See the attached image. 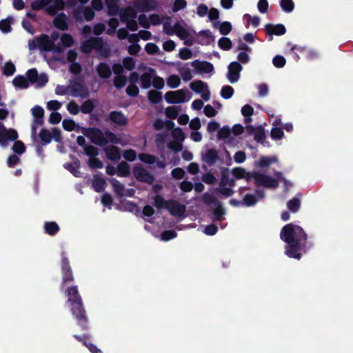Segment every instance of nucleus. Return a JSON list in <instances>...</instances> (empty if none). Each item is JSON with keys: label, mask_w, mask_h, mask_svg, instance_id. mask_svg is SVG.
I'll use <instances>...</instances> for the list:
<instances>
[{"label": "nucleus", "mask_w": 353, "mask_h": 353, "mask_svg": "<svg viewBox=\"0 0 353 353\" xmlns=\"http://www.w3.org/2000/svg\"><path fill=\"white\" fill-rule=\"evenodd\" d=\"M280 238L287 243L285 254L290 258L300 260L303 254L311 250L314 244L308 241V236L299 225L288 223L284 225L280 232Z\"/></svg>", "instance_id": "f257e3e1"}, {"label": "nucleus", "mask_w": 353, "mask_h": 353, "mask_svg": "<svg viewBox=\"0 0 353 353\" xmlns=\"http://www.w3.org/2000/svg\"><path fill=\"white\" fill-rule=\"evenodd\" d=\"M67 302L70 303V312L81 330L89 329V319L80 295L77 285H71L65 291Z\"/></svg>", "instance_id": "f03ea898"}, {"label": "nucleus", "mask_w": 353, "mask_h": 353, "mask_svg": "<svg viewBox=\"0 0 353 353\" xmlns=\"http://www.w3.org/2000/svg\"><path fill=\"white\" fill-rule=\"evenodd\" d=\"M81 132L95 145L103 147L108 143H121V138L118 137L115 133L110 130L103 131L97 127H89L83 128Z\"/></svg>", "instance_id": "7ed1b4c3"}, {"label": "nucleus", "mask_w": 353, "mask_h": 353, "mask_svg": "<svg viewBox=\"0 0 353 353\" xmlns=\"http://www.w3.org/2000/svg\"><path fill=\"white\" fill-rule=\"evenodd\" d=\"M243 179H245L248 182L251 179H253L256 187H263L272 190H275L278 188L277 180L273 179L271 176L260 172L246 171L245 176Z\"/></svg>", "instance_id": "20e7f679"}, {"label": "nucleus", "mask_w": 353, "mask_h": 353, "mask_svg": "<svg viewBox=\"0 0 353 353\" xmlns=\"http://www.w3.org/2000/svg\"><path fill=\"white\" fill-rule=\"evenodd\" d=\"M61 285L63 288L65 285L72 283L74 281L72 269L68 258L65 256L64 252H61Z\"/></svg>", "instance_id": "39448f33"}, {"label": "nucleus", "mask_w": 353, "mask_h": 353, "mask_svg": "<svg viewBox=\"0 0 353 353\" xmlns=\"http://www.w3.org/2000/svg\"><path fill=\"white\" fill-rule=\"evenodd\" d=\"M19 134L14 128H6L4 124L0 121V145L6 148L10 141L18 139Z\"/></svg>", "instance_id": "423d86ee"}, {"label": "nucleus", "mask_w": 353, "mask_h": 353, "mask_svg": "<svg viewBox=\"0 0 353 353\" xmlns=\"http://www.w3.org/2000/svg\"><path fill=\"white\" fill-rule=\"evenodd\" d=\"M133 174L135 179L140 182L145 183L152 185L155 178L143 165L140 163H137L133 167Z\"/></svg>", "instance_id": "0eeeda50"}, {"label": "nucleus", "mask_w": 353, "mask_h": 353, "mask_svg": "<svg viewBox=\"0 0 353 353\" xmlns=\"http://www.w3.org/2000/svg\"><path fill=\"white\" fill-rule=\"evenodd\" d=\"M185 96L186 91L183 89L176 91H168L165 94V99L168 103H181L186 101Z\"/></svg>", "instance_id": "6e6552de"}, {"label": "nucleus", "mask_w": 353, "mask_h": 353, "mask_svg": "<svg viewBox=\"0 0 353 353\" xmlns=\"http://www.w3.org/2000/svg\"><path fill=\"white\" fill-rule=\"evenodd\" d=\"M265 31L268 37V40L270 41L273 39V35L281 36L285 34L286 28L282 23L275 25L272 23H268L265 26Z\"/></svg>", "instance_id": "1a4fd4ad"}, {"label": "nucleus", "mask_w": 353, "mask_h": 353, "mask_svg": "<svg viewBox=\"0 0 353 353\" xmlns=\"http://www.w3.org/2000/svg\"><path fill=\"white\" fill-rule=\"evenodd\" d=\"M242 69L243 67L239 62L232 61L229 64L227 78L231 83L239 81Z\"/></svg>", "instance_id": "9d476101"}, {"label": "nucleus", "mask_w": 353, "mask_h": 353, "mask_svg": "<svg viewBox=\"0 0 353 353\" xmlns=\"http://www.w3.org/2000/svg\"><path fill=\"white\" fill-rule=\"evenodd\" d=\"M247 133L249 135H254V139L261 144H263L265 140V129L263 126L259 125L254 127L253 125H248L245 127Z\"/></svg>", "instance_id": "9b49d317"}, {"label": "nucleus", "mask_w": 353, "mask_h": 353, "mask_svg": "<svg viewBox=\"0 0 353 353\" xmlns=\"http://www.w3.org/2000/svg\"><path fill=\"white\" fill-rule=\"evenodd\" d=\"M167 210L170 214L174 216L182 217L186 210L185 205L180 203L175 199H170Z\"/></svg>", "instance_id": "f8f14e48"}, {"label": "nucleus", "mask_w": 353, "mask_h": 353, "mask_svg": "<svg viewBox=\"0 0 353 353\" xmlns=\"http://www.w3.org/2000/svg\"><path fill=\"white\" fill-rule=\"evenodd\" d=\"M134 6L139 12H148L156 8L157 1L155 0H134Z\"/></svg>", "instance_id": "ddd939ff"}, {"label": "nucleus", "mask_w": 353, "mask_h": 353, "mask_svg": "<svg viewBox=\"0 0 353 353\" xmlns=\"http://www.w3.org/2000/svg\"><path fill=\"white\" fill-rule=\"evenodd\" d=\"M70 90V94L74 97H81L82 99H85L90 95L88 88L81 83H74L71 85Z\"/></svg>", "instance_id": "4468645a"}, {"label": "nucleus", "mask_w": 353, "mask_h": 353, "mask_svg": "<svg viewBox=\"0 0 353 353\" xmlns=\"http://www.w3.org/2000/svg\"><path fill=\"white\" fill-rule=\"evenodd\" d=\"M192 67L199 73H211L214 70V66L212 63L208 61H200L194 60L191 63Z\"/></svg>", "instance_id": "2eb2a0df"}, {"label": "nucleus", "mask_w": 353, "mask_h": 353, "mask_svg": "<svg viewBox=\"0 0 353 353\" xmlns=\"http://www.w3.org/2000/svg\"><path fill=\"white\" fill-rule=\"evenodd\" d=\"M110 46H80L81 50L83 52H90L95 50L97 52L101 54L103 57H108L110 54Z\"/></svg>", "instance_id": "dca6fc26"}, {"label": "nucleus", "mask_w": 353, "mask_h": 353, "mask_svg": "<svg viewBox=\"0 0 353 353\" xmlns=\"http://www.w3.org/2000/svg\"><path fill=\"white\" fill-rule=\"evenodd\" d=\"M156 74L154 68H150L148 72L143 73L140 76L141 87L143 89H148L150 88L152 82L153 76Z\"/></svg>", "instance_id": "f3484780"}, {"label": "nucleus", "mask_w": 353, "mask_h": 353, "mask_svg": "<svg viewBox=\"0 0 353 353\" xmlns=\"http://www.w3.org/2000/svg\"><path fill=\"white\" fill-rule=\"evenodd\" d=\"M30 50L39 49L43 52H53L57 53L62 52L64 49L67 47H71L72 46H28Z\"/></svg>", "instance_id": "a211bd4d"}, {"label": "nucleus", "mask_w": 353, "mask_h": 353, "mask_svg": "<svg viewBox=\"0 0 353 353\" xmlns=\"http://www.w3.org/2000/svg\"><path fill=\"white\" fill-rule=\"evenodd\" d=\"M110 120L120 126L128 124V119L121 111H112L109 114Z\"/></svg>", "instance_id": "6ab92c4d"}, {"label": "nucleus", "mask_w": 353, "mask_h": 353, "mask_svg": "<svg viewBox=\"0 0 353 353\" xmlns=\"http://www.w3.org/2000/svg\"><path fill=\"white\" fill-rule=\"evenodd\" d=\"M103 150L106 154L107 158L110 161H116L120 160L121 150L119 147L110 145L105 147Z\"/></svg>", "instance_id": "aec40b11"}, {"label": "nucleus", "mask_w": 353, "mask_h": 353, "mask_svg": "<svg viewBox=\"0 0 353 353\" xmlns=\"http://www.w3.org/2000/svg\"><path fill=\"white\" fill-rule=\"evenodd\" d=\"M174 32L180 39L184 40L183 44H192V41L187 40L190 33L187 29L182 26L179 22L174 25Z\"/></svg>", "instance_id": "412c9836"}, {"label": "nucleus", "mask_w": 353, "mask_h": 353, "mask_svg": "<svg viewBox=\"0 0 353 353\" xmlns=\"http://www.w3.org/2000/svg\"><path fill=\"white\" fill-rule=\"evenodd\" d=\"M137 17V12L132 7L123 8L119 12V17L122 22H128L130 19H134Z\"/></svg>", "instance_id": "4be33fe9"}, {"label": "nucleus", "mask_w": 353, "mask_h": 353, "mask_svg": "<svg viewBox=\"0 0 353 353\" xmlns=\"http://www.w3.org/2000/svg\"><path fill=\"white\" fill-rule=\"evenodd\" d=\"M74 337L79 342H82L83 345L88 347V349L92 353H101V351L94 344L88 342L89 336L88 334L74 335Z\"/></svg>", "instance_id": "5701e85b"}, {"label": "nucleus", "mask_w": 353, "mask_h": 353, "mask_svg": "<svg viewBox=\"0 0 353 353\" xmlns=\"http://www.w3.org/2000/svg\"><path fill=\"white\" fill-rule=\"evenodd\" d=\"M31 111L34 117L32 121H34V123L39 124V125H43L44 124V110L43 108L39 105H35L32 108Z\"/></svg>", "instance_id": "b1692460"}, {"label": "nucleus", "mask_w": 353, "mask_h": 353, "mask_svg": "<svg viewBox=\"0 0 353 353\" xmlns=\"http://www.w3.org/2000/svg\"><path fill=\"white\" fill-rule=\"evenodd\" d=\"M53 23L54 26L59 30L65 31L68 29V26L67 23V17L65 14H64L63 12L59 14L54 19Z\"/></svg>", "instance_id": "393cba45"}, {"label": "nucleus", "mask_w": 353, "mask_h": 353, "mask_svg": "<svg viewBox=\"0 0 353 353\" xmlns=\"http://www.w3.org/2000/svg\"><path fill=\"white\" fill-rule=\"evenodd\" d=\"M97 72L102 79H108L112 74L110 67L106 63H100L97 67Z\"/></svg>", "instance_id": "a878e982"}, {"label": "nucleus", "mask_w": 353, "mask_h": 353, "mask_svg": "<svg viewBox=\"0 0 353 353\" xmlns=\"http://www.w3.org/2000/svg\"><path fill=\"white\" fill-rule=\"evenodd\" d=\"M219 159L218 152L216 149L212 148L206 151L203 157L204 161L209 165H212Z\"/></svg>", "instance_id": "bb28decb"}, {"label": "nucleus", "mask_w": 353, "mask_h": 353, "mask_svg": "<svg viewBox=\"0 0 353 353\" xmlns=\"http://www.w3.org/2000/svg\"><path fill=\"white\" fill-rule=\"evenodd\" d=\"M12 84L15 88L20 89H27L30 85L27 78L23 75L16 76L12 80Z\"/></svg>", "instance_id": "cd10ccee"}, {"label": "nucleus", "mask_w": 353, "mask_h": 353, "mask_svg": "<svg viewBox=\"0 0 353 353\" xmlns=\"http://www.w3.org/2000/svg\"><path fill=\"white\" fill-rule=\"evenodd\" d=\"M213 27L218 28L220 33L223 35L228 34L232 30V25L229 21H223L222 23L215 21L213 23Z\"/></svg>", "instance_id": "c85d7f7f"}, {"label": "nucleus", "mask_w": 353, "mask_h": 353, "mask_svg": "<svg viewBox=\"0 0 353 353\" xmlns=\"http://www.w3.org/2000/svg\"><path fill=\"white\" fill-rule=\"evenodd\" d=\"M92 184L95 192H101L105 190L106 182L103 178L94 175Z\"/></svg>", "instance_id": "c756f323"}, {"label": "nucleus", "mask_w": 353, "mask_h": 353, "mask_svg": "<svg viewBox=\"0 0 353 353\" xmlns=\"http://www.w3.org/2000/svg\"><path fill=\"white\" fill-rule=\"evenodd\" d=\"M107 6V14L109 16H116L119 13V7L118 6V0H105Z\"/></svg>", "instance_id": "7c9ffc66"}, {"label": "nucleus", "mask_w": 353, "mask_h": 353, "mask_svg": "<svg viewBox=\"0 0 353 353\" xmlns=\"http://www.w3.org/2000/svg\"><path fill=\"white\" fill-rule=\"evenodd\" d=\"M59 230V225L54 221H46L44 223L45 232L50 236L55 235Z\"/></svg>", "instance_id": "2f4dec72"}, {"label": "nucleus", "mask_w": 353, "mask_h": 353, "mask_svg": "<svg viewBox=\"0 0 353 353\" xmlns=\"http://www.w3.org/2000/svg\"><path fill=\"white\" fill-rule=\"evenodd\" d=\"M190 88L196 93L201 94L205 90H206L208 87V84L203 82L201 80H195L190 83Z\"/></svg>", "instance_id": "473e14b6"}, {"label": "nucleus", "mask_w": 353, "mask_h": 353, "mask_svg": "<svg viewBox=\"0 0 353 353\" xmlns=\"http://www.w3.org/2000/svg\"><path fill=\"white\" fill-rule=\"evenodd\" d=\"M237 50H244L241 52L237 56L238 60L242 63H247L249 61V56L246 52H251L248 46H238Z\"/></svg>", "instance_id": "72a5a7b5"}, {"label": "nucleus", "mask_w": 353, "mask_h": 353, "mask_svg": "<svg viewBox=\"0 0 353 353\" xmlns=\"http://www.w3.org/2000/svg\"><path fill=\"white\" fill-rule=\"evenodd\" d=\"M117 174L121 177H128L130 174V168L126 161H121L117 165Z\"/></svg>", "instance_id": "f704fd0d"}, {"label": "nucleus", "mask_w": 353, "mask_h": 353, "mask_svg": "<svg viewBox=\"0 0 353 353\" xmlns=\"http://www.w3.org/2000/svg\"><path fill=\"white\" fill-rule=\"evenodd\" d=\"M148 99L152 104H157L162 101V94L159 91L151 90L148 92Z\"/></svg>", "instance_id": "c9c22d12"}, {"label": "nucleus", "mask_w": 353, "mask_h": 353, "mask_svg": "<svg viewBox=\"0 0 353 353\" xmlns=\"http://www.w3.org/2000/svg\"><path fill=\"white\" fill-rule=\"evenodd\" d=\"M170 199L165 200L162 196L157 194L154 197V205L161 210L163 208L167 209L169 204Z\"/></svg>", "instance_id": "e433bc0d"}, {"label": "nucleus", "mask_w": 353, "mask_h": 353, "mask_svg": "<svg viewBox=\"0 0 353 353\" xmlns=\"http://www.w3.org/2000/svg\"><path fill=\"white\" fill-rule=\"evenodd\" d=\"M277 157H265L262 156L260 157L258 161L259 167L265 168L269 167L272 163L277 161Z\"/></svg>", "instance_id": "4c0bfd02"}, {"label": "nucleus", "mask_w": 353, "mask_h": 353, "mask_svg": "<svg viewBox=\"0 0 353 353\" xmlns=\"http://www.w3.org/2000/svg\"><path fill=\"white\" fill-rule=\"evenodd\" d=\"M39 137L43 145L50 143L52 139V134L46 128H42L39 134Z\"/></svg>", "instance_id": "58836bf2"}, {"label": "nucleus", "mask_w": 353, "mask_h": 353, "mask_svg": "<svg viewBox=\"0 0 353 353\" xmlns=\"http://www.w3.org/2000/svg\"><path fill=\"white\" fill-rule=\"evenodd\" d=\"M111 184L112 185L114 192L119 196H124V185L120 183L117 179H112L111 180Z\"/></svg>", "instance_id": "ea45409f"}, {"label": "nucleus", "mask_w": 353, "mask_h": 353, "mask_svg": "<svg viewBox=\"0 0 353 353\" xmlns=\"http://www.w3.org/2000/svg\"><path fill=\"white\" fill-rule=\"evenodd\" d=\"M287 206L289 210L293 213H296L300 209L301 201L298 198L294 197L288 201Z\"/></svg>", "instance_id": "a19ab883"}, {"label": "nucleus", "mask_w": 353, "mask_h": 353, "mask_svg": "<svg viewBox=\"0 0 353 353\" xmlns=\"http://www.w3.org/2000/svg\"><path fill=\"white\" fill-rule=\"evenodd\" d=\"M94 109V104L91 99L85 101L81 105L80 110L83 114H91Z\"/></svg>", "instance_id": "79ce46f5"}, {"label": "nucleus", "mask_w": 353, "mask_h": 353, "mask_svg": "<svg viewBox=\"0 0 353 353\" xmlns=\"http://www.w3.org/2000/svg\"><path fill=\"white\" fill-rule=\"evenodd\" d=\"M181 83V79L176 74L170 75L167 79V85L171 88H176Z\"/></svg>", "instance_id": "37998d69"}, {"label": "nucleus", "mask_w": 353, "mask_h": 353, "mask_svg": "<svg viewBox=\"0 0 353 353\" xmlns=\"http://www.w3.org/2000/svg\"><path fill=\"white\" fill-rule=\"evenodd\" d=\"M85 154L90 157V159L96 157L99 155V149L92 145H85L83 148Z\"/></svg>", "instance_id": "c03bdc74"}, {"label": "nucleus", "mask_w": 353, "mask_h": 353, "mask_svg": "<svg viewBox=\"0 0 353 353\" xmlns=\"http://www.w3.org/2000/svg\"><path fill=\"white\" fill-rule=\"evenodd\" d=\"M28 44H54V43L50 40L48 35L43 34L36 40L29 41Z\"/></svg>", "instance_id": "a18cd8bd"}, {"label": "nucleus", "mask_w": 353, "mask_h": 353, "mask_svg": "<svg viewBox=\"0 0 353 353\" xmlns=\"http://www.w3.org/2000/svg\"><path fill=\"white\" fill-rule=\"evenodd\" d=\"M234 92V88L230 85H224L221 90V96L225 99H230Z\"/></svg>", "instance_id": "49530a36"}, {"label": "nucleus", "mask_w": 353, "mask_h": 353, "mask_svg": "<svg viewBox=\"0 0 353 353\" xmlns=\"http://www.w3.org/2000/svg\"><path fill=\"white\" fill-rule=\"evenodd\" d=\"M280 6L285 12H291L294 9V3L292 0H281Z\"/></svg>", "instance_id": "de8ad7c7"}, {"label": "nucleus", "mask_w": 353, "mask_h": 353, "mask_svg": "<svg viewBox=\"0 0 353 353\" xmlns=\"http://www.w3.org/2000/svg\"><path fill=\"white\" fill-rule=\"evenodd\" d=\"M257 201L256 196L252 194H246L243 198V203L248 207L255 205Z\"/></svg>", "instance_id": "09e8293b"}, {"label": "nucleus", "mask_w": 353, "mask_h": 353, "mask_svg": "<svg viewBox=\"0 0 353 353\" xmlns=\"http://www.w3.org/2000/svg\"><path fill=\"white\" fill-rule=\"evenodd\" d=\"M165 115L171 119H175L179 116V108L176 106H169L165 109Z\"/></svg>", "instance_id": "8fccbe9b"}, {"label": "nucleus", "mask_w": 353, "mask_h": 353, "mask_svg": "<svg viewBox=\"0 0 353 353\" xmlns=\"http://www.w3.org/2000/svg\"><path fill=\"white\" fill-rule=\"evenodd\" d=\"M27 79L30 84L35 83L38 79V72L36 68H31L26 72Z\"/></svg>", "instance_id": "3c124183"}, {"label": "nucleus", "mask_w": 353, "mask_h": 353, "mask_svg": "<svg viewBox=\"0 0 353 353\" xmlns=\"http://www.w3.org/2000/svg\"><path fill=\"white\" fill-rule=\"evenodd\" d=\"M16 71L15 65L12 62H7L3 68V74L7 77L12 75Z\"/></svg>", "instance_id": "603ef678"}, {"label": "nucleus", "mask_w": 353, "mask_h": 353, "mask_svg": "<svg viewBox=\"0 0 353 353\" xmlns=\"http://www.w3.org/2000/svg\"><path fill=\"white\" fill-rule=\"evenodd\" d=\"M14 145L12 146V150L18 154H21L26 151L25 144L21 141L16 140L14 141Z\"/></svg>", "instance_id": "864d4df0"}, {"label": "nucleus", "mask_w": 353, "mask_h": 353, "mask_svg": "<svg viewBox=\"0 0 353 353\" xmlns=\"http://www.w3.org/2000/svg\"><path fill=\"white\" fill-rule=\"evenodd\" d=\"M232 174L236 179H242L245 176L246 170L242 167H236L232 170Z\"/></svg>", "instance_id": "5fc2aeb1"}, {"label": "nucleus", "mask_w": 353, "mask_h": 353, "mask_svg": "<svg viewBox=\"0 0 353 353\" xmlns=\"http://www.w3.org/2000/svg\"><path fill=\"white\" fill-rule=\"evenodd\" d=\"M230 178V170L228 168H223L221 170V181L219 183V185L227 186V183H228Z\"/></svg>", "instance_id": "6e6d98bb"}, {"label": "nucleus", "mask_w": 353, "mask_h": 353, "mask_svg": "<svg viewBox=\"0 0 353 353\" xmlns=\"http://www.w3.org/2000/svg\"><path fill=\"white\" fill-rule=\"evenodd\" d=\"M284 132L281 128H272L270 132V137L274 140H279L283 137Z\"/></svg>", "instance_id": "4d7b16f0"}, {"label": "nucleus", "mask_w": 353, "mask_h": 353, "mask_svg": "<svg viewBox=\"0 0 353 353\" xmlns=\"http://www.w3.org/2000/svg\"><path fill=\"white\" fill-rule=\"evenodd\" d=\"M139 159L148 164H153L156 161V157L150 154L141 153L139 154Z\"/></svg>", "instance_id": "13d9d810"}, {"label": "nucleus", "mask_w": 353, "mask_h": 353, "mask_svg": "<svg viewBox=\"0 0 353 353\" xmlns=\"http://www.w3.org/2000/svg\"><path fill=\"white\" fill-rule=\"evenodd\" d=\"M127 79L124 75L116 76L114 79V85L117 89H121L126 84Z\"/></svg>", "instance_id": "bf43d9fd"}, {"label": "nucleus", "mask_w": 353, "mask_h": 353, "mask_svg": "<svg viewBox=\"0 0 353 353\" xmlns=\"http://www.w3.org/2000/svg\"><path fill=\"white\" fill-rule=\"evenodd\" d=\"M273 65L277 68H283L286 63V60L281 55H276L272 59Z\"/></svg>", "instance_id": "052dcab7"}, {"label": "nucleus", "mask_w": 353, "mask_h": 353, "mask_svg": "<svg viewBox=\"0 0 353 353\" xmlns=\"http://www.w3.org/2000/svg\"><path fill=\"white\" fill-rule=\"evenodd\" d=\"M177 233L174 230H165L161 234L162 241H168L176 237Z\"/></svg>", "instance_id": "680f3d73"}, {"label": "nucleus", "mask_w": 353, "mask_h": 353, "mask_svg": "<svg viewBox=\"0 0 353 353\" xmlns=\"http://www.w3.org/2000/svg\"><path fill=\"white\" fill-rule=\"evenodd\" d=\"M123 156L126 161L132 162L136 160L137 152L132 149H128L123 152Z\"/></svg>", "instance_id": "e2e57ef3"}, {"label": "nucleus", "mask_w": 353, "mask_h": 353, "mask_svg": "<svg viewBox=\"0 0 353 353\" xmlns=\"http://www.w3.org/2000/svg\"><path fill=\"white\" fill-rule=\"evenodd\" d=\"M172 137L175 141L183 142L185 138V134L181 128H176L172 131Z\"/></svg>", "instance_id": "0e129e2a"}, {"label": "nucleus", "mask_w": 353, "mask_h": 353, "mask_svg": "<svg viewBox=\"0 0 353 353\" xmlns=\"http://www.w3.org/2000/svg\"><path fill=\"white\" fill-rule=\"evenodd\" d=\"M123 67L128 70H132L135 67V61L132 57H125L123 61Z\"/></svg>", "instance_id": "69168bd1"}, {"label": "nucleus", "mask_w": 353, "mask_h": 353, "mask_svg": "<svg viewBox=\"0 0 353 353\" xmlns=\"http://www.w3.org/2000/svg\"><path fill=\"white\" fill-rule=\"evenodd\" d=\"M231 134V130L229 127L223 126L221 128L217 134V137L219 139H225L229 137Z\"/></svg>", "instance_id": "338daca9"}, {"label": "nucleus", "mask_w": 353, "mask_h": 353, "mask_svg": "<svg viewBox=\"0 0 353 353\" xmlns=\"http://www.w3.org/2000/svg\"><path fill=\"white\" fill-rule=\"evenodd\" d=\"M182 79L187 82L192 79V74L190 68H183L179 70Z\"/></svg>", "instance_id": "774afa93"}]
</instances>
